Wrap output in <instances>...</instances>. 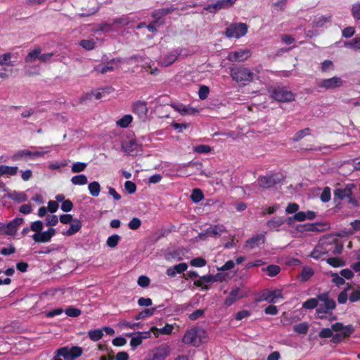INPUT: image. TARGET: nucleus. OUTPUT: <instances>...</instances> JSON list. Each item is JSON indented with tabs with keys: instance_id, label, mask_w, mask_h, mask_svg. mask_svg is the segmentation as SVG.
Listing matches in <instances>:
<instances>
[{
	"instance_id": "nucleus-9",
	"label": "nucleus",
	"mask_w": 360,
	"mask_h": 360,
	"mask_svg": "<svg viewBox=\"0 0 360 360\" xmlns=\"http://www.w3.org/2000/svg\"><path fill=\"white\" fill-rule=\"evenodd\" d=\"M237 0H217L214 4L207 5L204 10L211 13H215L217 11L231 8Z\"/></svg>"
},
{
	"instance_id": "nucleus-51",
	"label": "nucleus",
	"mask_w": 360,
	"mask_h": 360,
	"mask_svg": "<svg viewBox=\"0 0 360 360\" xmlns=\"http://www.w3.org/2000/svg\"><path fill=\"white\" fill-rule=\"evenodd\" d=\"M9 196L11 199L18 202H25L27 200V197L24 193L13 192Z\"/></svg>"
},
{
	"instance_id": "nucleus-10",
	"label": "nucleus",
	"mask_w": 360,
	"mask_h": 360,
	"mask_svg": "<svg viewBox=\"0 0 360 360\" xmlns=\"http://www.w3.org/2000/svg\"><path fill=\"white\" fill-rule=\"evenodd\" d=\"M122 148L127 155L136 156L141 150V145L135 139H130L122 142Z\"/></svg>"
},
{
	"instance_id": "nucleus-15",
	"label": "nucleus",
	"mask_w": 360,
	"mask_h": 360,
	"mask_svg": "<svg viewBox=\"0 0 360 360\" xmlns=\"http://www.w3.org/2000/svg\"><path fill=\"white\" fill-rule=\"evenodd\" d=\"M250 56V51L248 49H240L237 51L231 52L228 56V60L232 62L244 61Z\"/></svg>"
},
{
	"instance_id": "nucleus-18",
	"label": "nucleus",
	"mask_w": 360,
	"mask_h": 360,
	"mask_svg": "<svg viewBox=\"0 0 360 360\" xmlns=\"http://www.w3.org/2000/svg\"><path fill=\"white\" fill-rule=\"evenodd\" d=\"M326 240L322 239L319 241V244L314 248V250L311 253V257L314 259H319L323 255L327 254L326 250Z\"/></svg>"
},
{
	"instance_id": "nucleus-5",
	"label": "nucleus",
	"mask_w": 360,
	"mask_h": 360,
	"mask_svg": "<svg viewBox=\"0 0 360 360\" xmlns=\"http://www.w3.org/2000/svg\"><path fill=\"white\" fill-rule=\"evenodd\" d=\"M319 306L316 309V314L319 319H323L322 314L328 313L330 311L334 309L336 307L335 302L329 298L328 293L324 292L318 295Z\"/></svg>"
},
{
	"instance_id": "nucleus-8",
	"label": "nucleus",
	"mask_w": 360,
	"mask_h": 360,
	"mask_svg": "<svg viewBox=\"0 0 360 360\" xmlns=\"http://www.w3.org/2000/svg\"><path fill=\"white\" fill-rule=\"evenodd\" d=\"M171 353L169 346L162 344L153 349L150 354V360H165Z\"/></svg>"
},
{
	"instance_id": "nucleus-25",
	"label": "nucleus",
	"mask_w": 360,
	"mask_h": 360,
	"mask_svg": "<svg viewBox=\"0 0 360 360\" xmlns=\"http://www.w3.org/2000/svg\"><path fill=\"white\" fill-rule=\"evenodd\" d=\"M300 231H323L328 228L327 224H306L301 226Z\"/></svg>"
},
{
	"instance_id": "nucleus-14",
	"label": "nucleus",
	"mask_w": 360,
	"mask_h": 360,
	"mask_svg": "<svg viewBox=\"0 0 360 360\" xmlns=\"http://www.w3.org/2000/svg\"><path fill=\"white\" fill-rule=\"evenodd\" d=\"M23 223V219L21 217L15 218L7 224L3 226L1 229L7 235H14L20 225Z\"/></svg>"
},
{
	"instance_id": "nucleus-21",
	"label": "nucleus",
	"mask_w": 360,
	"mask_h": 360,
	"mask_svg": "<svg viewBox=\"0 0 360 360\" xmlns=\"http://www.w3.org/2000/svg\"><path fill=\"white\" fill-rule=\"evenodd\" d=\"M177 10V8L174 5H172L169 7L162 8L160 9H157L151 13V17L159 21L162 17L165 16L169 13Z\"/></svg>"
},
{
	"instance_id": "nucleus-62",
	"label": "nucleus",
	"mask_w": 360,
	"mask_h": 360,
	"mask_svg": "<svg viewBox=\"0 0 360 360\" xmlns=\"http://www.w3.org/2000/svg\"><path fill=\"white\" fill-rule=\"evenodd\" d=\"M354 34L355 29L353 27H345L342 32V34L345 38L352 37Z\"/></svg>"
},
{
	"instance_id": "nucleus-16",
	"label": "nucleus",
	"mask_w": 360,
	"mask_h": 360,
	"mask_svg": "<svg viewBox=\"0 0 360 360\" xmlns=\"http://www.w3.org/2000/svg\"><path fill=\"white\" fill-rule=\"evenodd\" d=\"M56 230L53 228H50L48 231L39 233H34L32 235L33 240L37 243H46L50 241L51 238L55 235Z\"/></svg>"
},
{
	"instance_id": "nucleus-35",
	"label": "nucleus",
	"mask_w": 360,
	"mask_h": 360,
	"mask_svg": "<svg viewBox=\"0 0 360 360\" xmlns=\"http://www.w3.org/2000/svg\"><path fill=\"white\" fill-rule=\"evenodd\" d=\"M82 227V224L79 220H74L71 224L70 229L66 231V236H70L78 232Z\"/></svg>"
},
{
	"instance_id": "nucleus-53",
	"label": "nucleus",
	"mask_w": 360,
	"mask_h": 360,
	"mask_svg": "<svg viewBox=\"0 0 360 360\" xmlns=\"http://www.w3.org/2000/svg\"><path fill=\"white\" fill-rule=\"evenodd\" d=\"M352 15L355 20H360V3H356L352 5Z\"/></svg>"
},
{
	"instance_id": "nucleus-38",
	"label": "nucleus",
	"mask_w": 360,
	"mask_h": 360,
	"mask_svg": "<svg viewBox=\"0 0 360 360\" xmlns=\"http://www.w3.org/2000/svg\"><path fill=\"white\" fill-rule=\"evenodd\" d=\"M332 16L330 15H321L317 18H316L314 21V23L316 27H321L326 23L329 22L331 20Z\"/></svg>"
},
{
	"instance_id": "nucleus-33",
	"label": "nucleus",
	"mask_w": 360,
	"mask_h": 360,
	"mask_svg": "<svg viewBox=\"0 0 360 360\" xmlns=\"http://www.w3.org/2000/svg\"><path fill=\"white\" fill-rule=\"evenodd\" d=\"M284 221L285 220L283 218L277 217L269 220L266 225L269 229H273L280 227L284 224Z\"/></svg>"
},
{
	"instance_id": "nucleus-44",
	"label": "nucleus",
	"mask_w": 360,
	"mask_h": 360,
	"mask_svg": "<svg viewBox=\"0 0 360 360\" xmlns=\"http://www.w3.org/2000/svg\"><path fill=\"white\" fill-rule=\"evenodd\" d=\"M11 53H6L0 56V65H8V66H13V64L12 63L11 59Z\"/></svg>"
},
{
	"instance_id": "nucleus-46",
	"label": "nucleus",
	"mask_w": 360,
	"mask_h": 360,
	"mask_svg": "<svg viewBox=\"0 0 360 360\" xmlns=\"http://www.w3.org/2000/svg\"><path fill=\"white\" fill-rule=\"evenodd\" d=\"M79 45L84 49L90 51L95 48L96 42L93 39H82Z\"/></svg>"
},
{
	"instance_id": "nucleus-1",
	"label": "nucleus",
	"mask_w": 360,
	"mask_h": 360,
	"mask_svg": "<svg viewBox=\"0 0 360 360\" xmlns=\"http://www.w3.org/2000/svg\"><path fill=\"white\" fill-rule=\"evenodd\" d=\"M230 76L236 82L245 84L246 82H252L256 75L249 68L240 65L230 68Z\"/></svg>"
},
{
	"instance_id": "nucleus-20",
	"label": "nucleus",
	"mask_w": 360,
	"mask_h": 360,
	"mask_svg": "<svg viewBox=\"0 0 360 360\" xmlns=\"http://www.w3.org/2000/svg\"><path fill=\"white\" fill-rule=\"evenodd\" d=\"M353 188V185L349 184L347 185L345 188H336L334 191V195L335 198H338L342 200L344 198H349L351 199V195L352 194V188Z\"/></svg>"
},
{
	"instance_id": "nucleus-37",
	"label": "nucleus",
	"mask_w": 360,
	"mask_h": 360,
	"mask_svg": "<svg viewBox=\"0 0 360 360\" xmlns=\"http://www.w3.org/2000/svg\"><path fill=\"white\" fill-rule=\"evenodd\" d=\"M293 330L298 334L305 335L309 330V324L307 322H302L293 326Z\"/></svg>"
},
{
	"instance_id": "nucleus-43",
	"label": "nucleus",
	"mask_w": 360,
	"mask_h": 360,
	"mask_svg": "<svg viewBox=\"0 0 360 360\" xmlns=\"http://www.w3.org/2000/svg\"><path fill=\"white\" fill-rule=\"evenodd\" d=\"M204 198V195L202 191L199 188H195L193 190L191 195V198L194 202H199Z\"/></svg>"
},
{
	"instance_id": "nucleus-30",
	"label": "nucleus",
	"mask_w": 360,
	"mask_h": 360,
	"mask_svg": "<svg viewBox=\"0 0 360 360\" xmlns=\"http://www.w3.org/2000/svg\"><path fill=\"white\" fill-rule=\"evenodd\" d=\"M311 129L309 127L304 128L302 130L297 131L291 140L294 142H298L304 139L305 136L310 135Z\"/></svg>"
},
{
	"instance_id": "nucleus-50",
	"label": "nucleus",
	"mask_w": 360,
	"mask_h": 360,
	"mask_svg": "<svg viewBox=\"0 0 360 360\" xmlns=\"http://www.w3.org/2000/svg\"><path fill=\"white\" fill-rule=\"evenodd\" d=\"M155 311V308L144 309L142 311H141L135 317V319L136 320H139V319H145V318L149 317V316H152L154 314Z\"/></svg>"
},
{
	"instance_id": "nucleus-40",
	"label": "nucleus",
	"mask_w": 360,
	"mask_h": 360,
	"mask_svg": "<svg viewBox=\"0 0 360 360\" xmlns=\"http://www.w3.org/2000/svg\"><path fill=\"white\" fill-rule=\"evenodd\" d=\"M319 302L318 297L316 298H310L303 303L302 307L307 309H313L318 307Z\"/></svg>"
},
{
	"instance_id": "nucleus-57",
	"label": "nucleus",
	"mask_w": 360,
	"mask_h": 360,
	"mask_svg": "<svg viewBox=\"0 0 360 360\" xmlns=\"http://www.w3.org/2000/svg\"><path fill=\"white\" fill-rule=\"evenodd\" d=\"M86 164L84 162H76L72 166V172L75 173L81 172L85 169Z\"/></svg>"
},
{
	"instance_id": "nucleus-2",
	"label": "nucleus",
	"mask_w": 360,
	"mask_h": 360,
	"mask_svg": "<svg viewBox=\"0 0 360 360\" xmlns=\"http://www.w3.org/2000/svg\"><path fill=\"white\" fill-rule=\"evenodd\" d=\"M207 341V334L205 330L200 328H194L186 332L183 342L187 345L199 347Z\"/></svg>"
},
{
	"instance_id": "nucleus-42",
	"label": "nucleus",
	"mask_w": 360,
	"mask_h": 360,
	"mask_svg": "<svg viewBox=\"0 0 360 360\" xmlns=\"http://www.w3.org/2000/svg\"><path fill=\"white\" fill-rule=\"evenodd\" d=\"M193 150L200 154H207L211 152L212 148L208 145L200 144L193 148Z\"/></svg>"
},
{
	"instance_id": "nucleus-61",
	"label": "nucleus",
	"mask_w": 360,
	"mask_h": 360,
	"mask_svg": "<svg viewBox=\"0 0 360 360\" xmlns=\"http://www.w3.org/2000/svg\"><path fill=\"white\" fill-rule=\"evenodd\" d=\"M129 21L128 20V18L127 16H122L120 18H116L112 20V23L113 25L118 24L122 25H127L129 24Z\"/></svg>"
},
{
	"instance_id": "nucleus-58",
	"label": "nucleus",
	"mask_w": 360,
	"mask_h": 360,
	"mask_svg": "<svg viewBox=\"0 0 360 360\" xmlns=\"http://www.w3.org/2000/svg\"><path fill=\"white\" fill-rule=\"evenodd\" d=\"M206 260L201 257H197L191 261V265L196 267H202L206 265Z\"/></svg>"
},
{
	"instance_id": "nucleus-19",
	"label": "nucleus",
	"mask_w": 360,
	"mask_h": 360,
	"mask_svg": "<svg viewBox=\"0 0 360 360\" xmlns=\"http://www.w3.org/2000/svg\"><path fill=\"white\" fill-rule=\"evenodd\" d=\"M326 244L327 254H340L342 251L343 245L338 243L336 239H333L332 241H328L326 240Z\"/></svg>"
},
{
	"instance_id": "nucleus-49",
	"label": "nucleus",
	"mask_w": 360,
	"mask_h": 360,
	"mask_svg": "<svg viewBox=\"0 0 360 360\" xmlns=\"http://www.w3.org/2000/svg\"><path fill=\"white\" fill-rule=\"evenodd\" d=\"M103 335V330L101 329H96L89 332V337L93 341H98L101 340Z\"/></svg>"
},
{
	"instance_id": "nucleus-3",
	"label": "nucleus",
	"mask_w": 360,
	"mask_h": 360,
	"mask_svg": "<svg viewBox=\"0 0 360 360\" xmlns=\"http://www.w3.org/2000/svg\"><path fill=\"white\" fill-rule=\"evenodd\" d=\"M272 99L280 103H288L295 101V94L284 86H271L268 89Z\"/></svg>"
},
{
	"instance_id": "nucleus-34",
	"label": "nucleus",
	"mask_w": 360,
	"mask_h": 360,
	"mask_svg": "<svg viewBox=\"0 0 360 360\" xmlns=\"http://www.w3.org/2000/svg\"><path fill=\"white\" fill-rule=\"evenodd\" d=\"M133 117L131 115H125L116 122V124L122 128H127L131 123Z\"/></svg>"
},
{
	"instance_id": "nucleus-48",
	"label": "nucleus",
	"mask_w": 360,
	"mask_h": 360,
	"mask_svg": "<svg viewBox=\"0 0 360 360\" xmlns=\"http://www.w3.org/2000/svg\"><path fill=\"white\" fill-rule=\"evenodd\" d=\"M327 263L333 267L344 266L345 262L340 258L330 257L327 259Z\"/></svg>"
},
{
	"instance_id": "nucleus-4",
	"label": "nucleus",
	"mask_w": 360,
	"mask_h": 360,
	"mask_svg": "<svg viewBox=\"0 0 360 360\" xmlns=\"http://www.w3.org/2000/svg\"><path fill=\"white\" fill-rule=\"evenodd\" d=\"M332 329L335 332H339L335 335L333 334L331 342L334 344H338L344 338L349 337L354 332V327L349 324L344 326L342 323L338 322L332 325Z\"/></svg>"
},
{
	"instance_id": "nucleus-64",
	"label": "nucleus",
	"mask_w": 360,
	"mask_h": 360,
	"mask_svg": "<svg viewBox=\"0 0 360 360\" xmlns=\"http://www.w3.org/2000/svg\"><path fill=\"white\" fill-rule=\"evenodd\" d=\"M124 188H125L126 191L130 194L135 193V191L136 190V184L134 182L130 181H127L125 182Z\"/></svg>"
},
{
	"instance_id": "nucleus-26",
	"label": "nucleus",
	"mask_w": 360,
	"mask_h": 360,
	"mask_svg": "<svg viewBox=\"0 0 360 360\" xmlns=\"http://www.w3.org/2000/svg\"><path fill=\"white\" fill-rule=\"evenodd\" d=\"M187 268L188 265L186 263H180L172 267L168 268L167 270V274L170 277H174L176 274H181L184 272Z\"/></svg>"
},
{
	"instance_id": "nucleus-52",
	"label": "nucleus",
	"mask_w": 360,
	"mask_h": 360,
	"mask_svg": "<svg viewBox=\"0 0 360 360\" xmlns=\"http://www.w3.org/2000/svg\"><path fill=\"white\" fill-rule=\"evenodd\" d=\"M210 94V89L208 86L205 85L200 86L199 91H198V96L200 99L205 100L208 97V95Z\"/></svg>"
},
{
	"instance_id": "nucleus-28",
	"label": "nucleus",
	"mask_w": 360,
	"mask_h": 360,
	"mask_svg": "<svg viewBox=\"0 0 360 360\" xmlns=\"http://www.w3.org/2000/svg\"><path fill=\"white\" fill-rule=\"evenodd\" d=\"M277 181L275 180L274 177L272 176H262L258 179V184L259 186L269 188L274 186Z\"/></svg>"
},
{
	"instance_id": "nucleus-47",
	"label": "nucleus",
	"mask_w": 360,
	"mask_h": 360,
	"mask_svg": "<svg viewBox=\"0 0 360 360\" xmlns=\"http://www.w3.org/2000/svg\"><path fill=\"white\" fill-rule=\"evenodd\" d=\"M263 271H266L268 272V275L273 277L276 276L281 271V268L278 265L271 264L268 266L266 268H264Z\"/></svg>"
},
{
	"instance_id": "nucleus-13",
	"label": "nucleus",
	"mask_w": 360,
	"mask_h": 360,
	"mask_svg": "<svg viewBox=\"0 0 360 360\" xmlns=\"http://www.w3.org/2000/svg\"><path fill=\"white\" fill-rule=\"evenodd\" d=\"M278 298H283L281 290H266L262 292L258 301H266L270 303H274Z\"/></svg>"
},
{
	"instance_id": "nucleus-60",
	"label": "nucleus",
	"mask_w": 360,
	"mask_h": 360,
	"mask_svg": "<svg viewBox=\"0 0 360 360\" xmlns=\"http://www.w3.org/2000/svg\"><path fill=\"white\" fill-rule=\"evenodd\" d=\"M349 300L352 302L360 300V287L356 288L349 295Z\"/></svg>"
},
{
	"instance_id": "nucleus-36",
	"label": "nucleus",
	"mask_w": 360,
	"mask_h": 360,
	"mask_svg": "<svg viewBox=\"0 0 360 360\" xmlns=\"http://www.w3.org/2000/svg\"><path fill=\"white\" fill-rule=\"evenodd\" d=\"M89 191L94 197H97L101 191V186L98 182L93 181L89 184Z\"/></svg>"
},
{
	"instance_id": "nucleus-17",
	"label": "nucleus",
	"mask_w": 360,
	"mask_h": 360,
	"mask_svg": "<svg viewBox=\"0 0 360 360\" xmlns=\"http://www.w3.org/2000/svg\"><path fill=\"white\" fill-rule=\"evenodd\" d=\"M148 111L147 104L145 101H138L133 105V112L136 114L140 119H145Z\"/></svg>"
},
{
	"instance_id": "nucleus-32",
	"label": "nucleus",
	"mask_w": 360,
	"mask_h": 360,
	"mask_svg": "<svg viewBox=\"0 0 360 360\" xmlns=\"http://www.w3.org/2000/svg\"><path fill=\"white\" fill-rule=\"evenodd\" d=\"M173 326L169 324H167L163 328L158 329L155 327H153L151 330L153 332L155 337H158L159 333L169 335L172 332Z\"/></svg>"
},
{
	"instance_id": "nucleus-39",
	"label": "nucleus",
	"mask_w": 360,
	"mask_h": 360,
	"mask_svg": "<svg viewBox=\"0 0 360 360\" xmlns=\"http://www.w3.org/2000/svg\"><path fill=\"white\" fill-rule=\"evenodd\" d=\"M314 270L308 266L304 267L300 276L302 281H308L314 274Z\"/></svg>"
},
{
	"instance_id": "nucleus-23",
	"label": "nucleus",
	"mask_w": 360,
	"mask_h": 360,
	"mask_svg": "<svg viewBox=\"0 0 360 360\" xmlns=\"http://www.w3.org/2000/svg\"><path fill=\"white\" fill-rule=\"evenodd\" d=\"M180 53L181 51L178 50H174L168 53L162 58L161 60L162 65L165 67H167L173 64L176 60Z\"/></svg>"
},
{
	"instance_id": "nucleus-12",
	"label": "nucleus",
	"mask_w": 360,
	"mask_h": 360,
	"mask_svg": "<svg viewBox=\"0 0 360 360\" xmlns=\"http://www.w3.org/2000/svg\"><path fill=\"white\" fill-rule=\"evenodd\" d=\"M343 84L341 78L338 77H333L329 79H324L318 82L317 86L319 88L326 89H332L340 87Z\"/></svg>"
},
{
	"instance_id": "nucleus-41",
	"label": "nucleus",
	"mask_w": 360,
	"mask_h": 360,
	"mask_svg": "<svg viewBox=\"0 0 360 360\" xmlns=\"http://www.w3.org/2000/svg\"><path fill=\"white\" fill-rule=\"evenodd\" d=\"M71 181L75 185H85L87 184L88 180L85 175L80 174L74 176L71 179Z\"/></svg>"
},
{
	"instance_id": "nucleus-55",
	"label": "nucleus",
	"mask_w": 360,
	"mask_h": 360,
	"mask_svg": "<svg viewBox=\"0 0 360 360\" xmlns=\"http://www.w3.org/2000/svg\"><path fill=\"white\" fill-rule=\"evenodd\" d=\"M141 225V221L136 217L133 218L128 224V226L131 230H137Z\"/></svg>"
},
{
	"instance_id": "nucleus-11",
	"label": "nucleus",
	"mask_w": 360,
	"mask_h": 360,
	"mask_svg": "<svg viewBox=\"0 0 360 360\" xmlns=\"http://www.w3.org/2000/svg\"><path fill=\"white\" fill-rule=\"evenodd\" d=\"M226 232L225 226L222 224H217L210 226L207 229L205 232L200 233L199 237L202 240H205L207 237H217L219 236L224 233Z\"/></svg>"
},
{
	"instance_id": "nucleus-27",
	"label": "nucleus",
	"mask_w": 360,
	"mask_h": 360,
	"mask_svg": "<svg viewBox=\"0 0 360 360\" xmlns=\"http://www.w3.org/2000/svg\"><path fill=\"white\" fill-rule=\"evenodd\" d=\"M265 238L263 235H257L246 241L245 247L250 249L255 248L264 243Z\"/></svg>"
},
{
	"instance_id": "nucleus-22",
	"label": "nucleus",
	"mask_w": 360,
	"mask_h": 360,
	"mask_svg": "<svg viewBox=\"0 0 360 360\" xmlns=\"http://www.w3.org/2000/svg\"><path fill=\"white\" fill-rule=\"evenodd\" d=\"M243 297H244V295L240 292V288H235L231 290L229 295L226 298L224 303L226 306H231L236 300H238Z\"/></svg>"
},
{
	"instance_id": "nucleus-56",
	"label": "nucleus",
	"mask_w": 360,
	"mask_h": 360,
	"mask_svg": "<svg viewBox=\"0 0 360 360\" xmlns=\"http://www.w3.org/2000/svg\"><path fill=\"white\" fill-rule=\"evenodd\" d=\"M82 311L79 309L74 307H68L65 310V314L70 317H77L81 314Z\"/></svg>"
},
{
	"instance_id": "nucleus-45",
	"label": "nucleus",
	"mask_w": 360,
	"mask_h": 360,
	"mask_svg": "<svg viewBox=\"0 0 360 360\" xmlns=\"http://www.w3.org/2000/svg\"><path fill=\"white\" fill-rule=\"evenodd\" d=\"M120 240V236L119 235L114 234L108 238L106 244L108 247L114 248L117 245Z\"/></svg>"
},
{
	"instance_id": "nucleus-63",
	"label": "nucleus",
	"mask_w": 360,
	"mask_h": 360,
	"mask_svg": "<svg viewBox=\"0 0 360 360\" xmlns=\"http://www.w3.org/2000/svg\"><path fill=\"white\" fill-rule=\"evenodd\" d=\"M138 285L143 288H146L150 284V279L146 276H141L138 278Z\"/></svg>"
},
{
	"instance_id": "nucleus-6",
	"label": "nucleus",
	"mask_w": 360,
	"mask_h": 360,
	"mask_svg": "<svg viewBox=\"0 0 360 360\" xmlns=\"http://www.w3.org/2000/svg\"><path fill=\"white\" fill-rule=\"evenodd\" d=\"M248 27L246 23L234 22L226 28L225 35L228 38L238 39L245 36L248 32Z\"/></svg>"
},
{
	"instance_id": "nucleus-7",
	"label": "nucleus",
	"mask_w": 360,
	"mask_h": 360,
	"mask_svg": "<svg viewBox=\"0 0 360 360\" xmlns=\"http://www.w3.org/2000/svg\"><path fill=\"white\" fill-rule=\"evenodd\" d=\"M82 349L79 347H72L71 348L62 347L57 350L58 356H62L65 360H75L81 356Z\"/></svg>"
},
{
	"instance_id": "nucleus-29",
	"label": "nucleus",
	"mask_w": 360,
	"mask_h": 360,
	"mask_svg": "<svg viewBox=\"0 0 360 360\" xmlns=\"http://www.w3.org/2000/svg\"><path fill=\"white\" fill-rule=\"evenodd\" d=\"M41 53V49L39 46H37L29 52L25 58V62L27 63H31L34 62L37 59L39 60L40 53Z\"/></svg>"
},
{
	"instance_id": "nucleus-24",
	"label": "nucleus",
	"mask_w": 360,
	"mask_h": 360,
	"mask_svg": "<svg viewBox=\"0 0 360 360\" xmlns=\"http://www.w3.org/2000/svg\"><path fill=\"white\" fill-rule=\"evenodd\" d=\"M46 152L44 150H30L27 149L20 150L18 151L13 158H24L27 156H43Z\"/></svg>"
},
{
	"instance_id": "nucleus-59",
	"label": "nucleus",
	"mask_w": 360,
	"mask_h": 360,
	"mask_svg": "<svg viewBox=\"0 0 360 360\" xmlns=\"http://www.w3.org/2000/svg\"><path fill=\"white\" fill-rule=\"evenodd\" d=\"M333 331H334L332 328H323L319 333V336L321 338H331L333 336Z\"/></svg>"
},
{
	"instance_id": "nucleus-54",
	"label": "nucleus",
	"mask_w": 360,
	"mask_h": 360,
	"mask_svg": "<svg viewBox=\"0 0 360 360\" xmlns=\"http://www.w3.org/2000/svg\"><path fill=\"white\" fill-rule=\"evenodd\" d=\"M345 46H350L355 50H360V38H354L351 41L345 42Z\"/></svg>"
},
{
	"instance_id": "nucleus-31",
	"label": "nucleus",
	"mask_w": 360,
	"mask_h": 360,
	"mask_svg": "<svg viewBox=\"0 0 360 360\" xmlns=\"http://www.w3.org/2000/svg\"><path fill=\"white\" fill-rule=\"evenodd\" d=\"M17 167H10L6 165L0 166V176L3 175L13 176L17 174Z\"/></svg>"
}]
</instances>
